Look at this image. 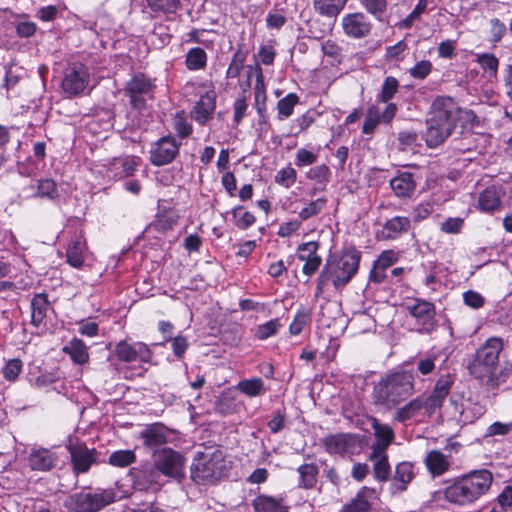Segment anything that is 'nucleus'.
Returning a JSON list of instances; mask_svg holds the SVG:
<instances>
[{"mask_svg": "<svg viewBox=\"0 0 512 512\" xmlns=\"http://www.w3.org/2000/svg\"><path fill=\"white\" fill-rule=\"evenodd\" d=\"M422 410V402L418 396L409 401L405 406L397 410L395 420L399 422H406L416 417Z\"/></svg>", "mask_w": 512, "mask_h": 512, "instance_id": "35", "label": "nucleus"}, {"mask_svg": "<svg viewBox=\"0 0 512 512\" xmlns=\"http://www.w3.org/2000/svg\"><path fill=\"white\" fill-rule=\"evenodd\" d=\"M406 309L415 319L417 331L422 334H431L437 328L435 304L423 298H414L407 304Z\"/></svg>", "mask_w": 512, "mask_h": 512, "instance_id": "10", "label": "nucleus"}, {"mask_svg": "<svg viewBox=\"0 0 512 512\" xmlns=\"http://www.w3.org/2000/svg\"><path fill=\"white\" fill-rule=\"evenodd\" d=\"M245 81H240L242 91L245 93L247 88L253 85L254 96H265L264 77L261 68L256 66H247L245 68Z\"/></svg>", "mask_w": 512, "mask_h": 512, "instance_id": "19", "label": "nucleus"}, {"mask_svg": "<svg viewBox=\"0 0 512 512\" xmlns=\"http://www.w3.org/2000/svg\"><path fill=\"white\" fill-rule=\"evenodd\" d=\"M390 187L397 197H410L416 189L414 175L410 172H402L390 180Z\"/></svg>", "mask_w": 512, "mask_h": 512, "instance_id": "21", "label": "nucleus"}, {"mask_svg": "<svg viewBox=\"0 0 512 512\" xmlns=\"http://www.w3.org/2000/svg\"><path fill=\"white\" fill-rule=\"evenodd\" d=\"M85 242L80 238L72 239L66 249L67 263L74 268H80L84 263Z\"/></svg>", "mask_w": 512, "mask_h": 512, "instance_id": "26", "label": "nucleus"}, {"mask_svg": "<svg viewBox=\"0 0 512 512\" xmlns=\"http://www.w3.org/2000/svg\"><path fill=\"white\" fill-rule=\"evenodd\" d=\"M70 454L72 470L75 475L87 473L91 466L98 462L99 453L95 448H88L83 443L67 446Z\"/></svg>", "mask_w": 512, "mask_h": 512, "instance_id": "12", "label": "nucleus"}, {"mask_svg": "<svg viewBox=\"0 0 512 512\" xmlns=\"http://www.w3.org/2000/svg\"><path fill=\"white\" fill-rule=\"evenodd\" d=\"M398 260L396 252L393 250H385L383 251L377 260L374 262V265L379 266L382 270H386L390 266H392Z\"/></svg>", "mask_w": 512, "mask_h": 512, "instance_id": "63", "label": "nucleus"}, {"mask_svg": "<svg viewBox=\"0 0 512 512\" xmlns=\"http://www.w3.org/2000/svg\"><path fill=\"white\" fill-rule=\"evenodd\" d=\"M413 464L411 462H401L395 468V474L390 484L392 495H398L407 490L408 484L414 478Z\"/></svg>", "mask_w": 512, "mask_h": 512, "instance_id": "17", "label": "nucleus"}, {"mask_svg": "<svg viewBox=\"0 0 512 512\" xmlns=\"http://www.w3.org/2000/svg\"><path fill=\"white\" fill-rule=\"evenodd\" d=\"M155 467L162 475L181 480L185 477V457L170 447H163L159 452L151 455Z\"/></svg>", "mask_w": 512, "mask_h": 512, "instance_id": "9", "label": "nucleus"}, {"mask_svg": "<svg viewBox=\"0 0 512 512\" xmlns=\"http://www.w3.org/2000/svg\"><path fill=\"white\" fill-rule=\"evenodd\" d=\"M490 34L491 39L493 43H498L503 38L504 34L506 33V26L504 23H502L499 19L493 18L490 20Z\"/></svg>", "mask_w": 512, "mask_h": 512, "instance_id": "61", "label": "nucleus"}, {"mask_svg": "<svg viewBox=\"0 0 512 512\" xmlns=\"http://www.w3.org/2000/svg\"><path fill=\"white\" fill-rule=\"evenodd\" d=\"M503 350V340L500 337H490L476 351L468 364L469 373L476 379L485 380L493 377L499 363V354Z\"/></svg>", "mask_w": 512, "mask_h": 512, "instance_id": "6", "label": "nucleus"}, {"mask_svg": "<svg viewBox=\"0 0 512 512\" xmlns=\"http://www.w3.org/2000/svg\"><path fill=\"white\" fill-rule=\"evenodd\" d=\"M346 2L347 0H322V14L334 18L344 8Z\"/></svg>", "mask_w": 512, "mask_h": 512, "instance_id": "53", "label": "nucleus"}, {"mask_svg": "<svg viewBox=\"0 0 512 512\" xmlns=\"http://www.w3.org/2000/svg\"><path fill=\"white\" fill-rule=\"evenodd\" d=\"M428 0H419L413 11L401 22L402 28H410L418 20L421 14L426 10Z\"/></svg>", "mask_w": 512, "mask_h": 512, "instance_id": "55", "label": "nucleus"}, {"mask_svg": "<svg viewBox=\"0 0 512 512\" xmlns=\"http://www.w3.org/2000/svg\"><path fill=\"white\" fill-rule=\"evenodd\" d=\"M239 407L240 403L230 393H222L215 402V411L222 416L236 413Z\"/></svg>", "mask_w": 512, "mask_h": 512, "instance_id": "32", "label": "nucleus"}, {"mask_svg": "<svg viewBox=\"0 0 512 512\" xmlns=\"http://www.w3.org/2000/svg\"><path fill=\"white\" fill-rule=\"evenodd\" d=\"M155 85L143 74L135 75L126 86L127 92L134 96L136 94L154 93Z\"/></svg>", "mask_w": 512, "mask_h": 512, "instance_id": "28", "label": "nucleus"}, {"mask_svg": "<svg viewBox=\"0 0 512 512\" xmlns=\"http://www.w3.org/2000/svg\"><path fill=\"white\" fill-rule=\"evenodd\" d=\"M116 501L114 489H97L95 493L79 492L66 504L69 512H98Z\"/></svg>", "mask_w": 512, "mask_h": 512, "instance_id": "7", "label": "nucleus"}, {"mask_svg": "<svg viewBox=\"0 0 512 512\" xmlns=\"http://www.w3.org/2000/svg\"><path fill=\"white\" fill-rule=\"evenodd\" d=\"M31 324L39 327L47 316L48 310L51 308L47 293H37L31 299Z\"/></svg>", "mask_w": 512, "mask_h": 512, "instance_id": "22", "label": "nucleus"}, {"mask_svg": "<svg viewBox=\"0 0 512 512\" xmlns=\"http://www.w3.org/2000/svg\"><path fill=\"white\" fill-rule=\"evenodd\" d=\"M317 250L318 242L310 241L307 243H303L298 248L297 256L301 261L309 260L312 258H318L319 256L316 254Z\"/></svg>", "mask_w": 512, "mask_h": 512, "instance_id": "56", "label": "nucleus"}, {"mask_svg": "<svg viewBox=\"0 0 512 512\" xmlns=\"http://www.w3.org/2000/svg\"><path fill=\"white\" fill-rule=\"evenodd\" d=\"M114 354L118 360L126 363L135 361L149 363L153 356V352L145 343L136 342L134 344H129L125 340L116 344Z\"/></svg>", "mask_w": 512, "mask_h": 512, "instance_id": "13", "label": "nucleus"}, {"mask_svg": "<svg viewBox=\"0 0 512 512\" xmlns=\"http://www.w3.org/2000/svg\"><path fill=\"white\" fill-rule=\"evenodd\" d=\"M153 12L175 13L181 6L180 0H147Z\"/></svg>", "mask_w": 512, "mask_h": 512, "instance_id": "40", "label": "nucleus"}, {"mask_svg": "<svg viewBox=\"0 0 512 512\" xmlns=\"http://www.w3.org/2000/svg\"><path fill=\"white\" fill-rule=\"evenodd\" d=\"M397 140L401 149L420 146L421 138L414 130H403L398 133Z\"/></svg>", "mask_w": 512, "mask_h": 512, "instance_id": "47", "label": "nucleus"}, {"mask_svg": "<svg viewBox=\"0 0 512 512\" xmlns=\"http://www.w3.org/2000/svg\"><path fill=\"white\" fill-rule=\"evenodd\" d=\"M372 428L375 432L376 442L390 445L394 439L393 429L385 424H381L377 419H373Z\"/></svg>", "mask_w": 512, "mask_h": 512, "instance_id": "41", "label": "nucleus"}, {"mask_svg": "<svg viewBox=\"0 0 512 512\" xmlns=\"http://www.w3.org/2000/svg\"><path fill=\"white\" fill-rule=\"evenodd\" d=\"M238 389L249 397H256L266 393L267 389L261 378L244 379L237 385Z\"/></svg>", "mask_w": 512, "mask_h": 512, "instance_id": "33", "label": "nucleus"}, {"mask_svg": "<svg viewBox=\"0 0 512 512\" xmlns=\"http://www.w3.org/2000/svg\"><path fill=\"white\" fill-rule=\"evenodd\" d=\"M178 222V215L173 210L164 211L156 216L150 227L158 233H165L171 230Z\"/></svg>", "mask_w": 512, "mask_h": 512, "instance_id": "29", "label": "nucleus"}, {"mask_svg": "<svg viewBox=\"0 0 512 512\" xmlns=\"http://www.w3.org/2000/svg\"><path fill=\"white\" fill-rule=\"evenodd\" d=\"M295 180L296 171L291 167L281 169L275 176V181L286 188H289Z\"/></svg>", "mask_w": 512, "mask_h": 512, "instance_id": "57", "label": "nucleus"}, {"mask_svg": "<svg viewBox=\"0 0 512 512\" xmlns=\"http://www.w3.org/2000/svg\"><path fill=\"white\" fill-rule=\"evenodd\" d=\"M254 512H289V505L283 496L257 495L251 502Z\"/></svg>", "mask_w": 512, "mask_h": 512, "instance_id": "16", "label": "nucleus"}, {"mask_svg": "<svg viewBox=\"0 0 512 512\" xmlns=\"http://www.w3.org/2000/svg\"><path fill=\"white\" fill-rule=\"evenodd\" d=\"M463 301L467 306L474 309L481 308L485 303L484 297L474 290H468L464 292Z\"/></svg>", "mask_w": 512, "mask_h": 512, "instance_id": "60", "label": "nucleus"}, {"mask_svg": "<svg viewBox=\"0 0 512 512\" xmlns=\"http://www.w3.org/2000/svg\"><path fill=\"white\" fill-rule=\"evenodd\" d=\"M286 23V17L280 10L271 11L267 15L266 25L270 29H280Z\"/></svg>", "mask_w": 512, "mask_h": 512, "instance_id": "64", "label": "nucleus"}, {"mask_svg": "<svg viewBox=\"0 0 512 512\" xmlns=\"http://www.w3.org/2000/svg\"><path fill=\"white\" fill-rule=\"evenodd\" d=\"M425 464L432 476H440L449 468V463L444 454L438 450L430 451L426 458Z\"/></svg>", "mask_w": 512, "mask_h": 512, "instance_id": "27", "label": "nucleus"}, {"mask_svg": "<svg viewBox=\"0 0 512 512\" xmlns=\"http://www.w3.org/2000/svg\"><path fill=\"white\" fill-rule=\"evenodd\" d=\"M175 435V431L170 429L162 422L146 424L139 432V439L143 448L151 455L162 450L170 443Z\"/></svg>", "mask_w": 512, "mask_h": 512, "instance_id": "8", "label": "nucleus"}, {"mask_svg": "<svg viewBox=\"0 0 512 512\" xmlns=\"http://www.w3.org/2000/svg\"><path fill=\"white\" fill-rule=\"evenodd\" d=\"M390 464L388 462V456L383 455L374 464V476L380 482H385L390 476Z\"/></svg>", "mask_w": 512, "mask_h": 512, "instance_id": "48", "label": "nucleus"}, {"mask_svg": "<svg viewBox=\"0 0 512 512\" xmlns=\"http://www.w3.org/2000/svg\"><path fill=\"white\" fill-rule=\"evenodd\" d=\"M231 467V461L220 449L211 453L197 452L190 466V477L197 485H214L228 476Z\"/></svg>", "mask_w": 512, "mask_h": 512, "instance_id": "3", "label": "nucleus"}, {"mask_svg": "<svg viewBox=\"0 0 512 512\" xmlns=\"http://www.w3.org/2000/svg\"><path fill=\"white\" fill-rule=\"evenodd\" d=\"M280 327L281 324L279 319H271L270 321L257 326L255 336L259 340L268 339L269 337L275 335Z\"/></svg>", "mask_w": 512, "mask_h": 512, "instance_id": "44", "label": "nucleus"}, {"mask_svg": "<svg viewBox=\"0 0 512 512\" xmlns=\"http://www.w3.org/2000/svg\"><path fill=\"white\" fill-rule=\"evenodd\" d=\"M23 369V362L19 358H13L6 362L2 369V375L5 380L14 382Z\"/></svg>", "mask_w": 512, "mask_h": 512, "instance_id": "43", "label": "nucleus"}, {"mask_svg": "<svg viewBox=\"0 0 512 512\" xmlns=\"http://www.w3.org/2000/svg\"><path fill=\"white\" fill-rule=\"evenodd\" d=\"M181 142L173 135H165L159 138L150 150V163L153 166L161 167L172 163L179 155Z\"/></svg>", "mask_w": 512, "mask_h": 512, "instance_id": "11", "label": "nucleus"}, {"mask_svg": "<svg viewBox=\"0 0 512 512\" xmlns=\"http://www.w3.org/2000/svg\"><path fill=\"white\" fill-rule=\"evenodd\" d=\"M360 2L366 11L377 19L381 18L387 8V0H360Z\"/></svg>", "mask_w": 512, "mask_h": 512, "instance_id": "50", "label": "nucleus"}, {"mask_svg": "<svg viewBox=\"0 0 512 512\" xmlns=\"http://www.w3.org/2000/svg\"><path fill=\"white\" fill-rule=\"evenodd\" d=\"M297 103L298 98H281L277 103L278 118L282 120L291 116Z\"/></svg>", "mask_w": 512, "mask_h": 512, "instance_id": "54", "label": "nucleus"}, {"mask_svg": "<svg viewBox=\"0 0 512 512\" xmlns=\"http://www.w3.org/2000/svg\"><path fill=\"white\" fill-rule=\"evenodd\" d=\"M87 85L86 72L83 67L68 70L62 80V88L66 93L77 95Z\"/></svg>", "mask_w": 512, "mask_h": 512, "instance_id": "18", "label": "nucleus"}, {"mask_svg": "<svg viewBox=\"0 0 512 512\" xmlns=\"http://www.w3.org/2000/svg\"><path fill=\"white\" fill-rule=\"evenodd\" d=\"M454 110L453 98H434L426 119L424 139L429 148L444 143L455 130L451 113Z\"/></svg>", "mask_w": 512, "mask_h": 512, "instance_id": "2", "label": "nucleus"}, {"mask_svg": "<svg viewBox=\"0 0 512 512\" xmlns=\"http://www.w3.org/2000/svg\"><path fill=\"white\" fill-rule=\"evenodd\" d=\"M324 445L331 454H354L361 448V440L355 434H336L326 437Z\"/></svg>", "mask_w": 512, "mask_h": 512, "instance_id": "14", "label": "nucleus"}, {"mask_svg": "<svg viewBox=\"0 0 512 512\" xmlns=\"http://www.w3.org/2000/svg\"><path fill=\"white\" fill-rule=\"evenodd\" d=\"M432 64L428 60H422L410 68V75L415 79H424L431 72Z\"/></svg>", "mask_w": 512, "mask_h": 512, "instance_id": "58", "label": "nucleus"}, {"mask_svg": "<svg viewBox=\"0 0 512 512\" xmlns=\"http://www.w3.org/2000/svg\"><path fill=\"white\" fill-rule=\"evenodd\" d=\"M136 461L133 450H117L110 454L108 463L115 467L124 468Z\"/></svg>", "mask_w": 512, "mask_h": 512, "instance_id": "39", "label": "nucleus"}, {"mask_svg": "<svg viewBox=\"0 0 512 512\" xmlns=\"http://www.w3.org/2000/svg\"><path fill=\"white\" fill-rule=\"evenodd\" d=\"M300 484L304 488H312L317 483L318 467L316 464H303L298 468Z\"/></svg>", "mask_w": 512, "mask_h": 512, "instance_id": "38", "label": "nucleus"}, {"mask_svg": "<svg viewBox=\"0 0 512 512\" xmlns=\"http://www.w3.org/2000/svg\"><path fill=\"white\" fill-rule=\"evenodd\" d=\"M172 125L177 136L181 139L189 137L193 132L192 124L188 122L184 110L176 112L172 119Z\"/></svg>", "mask_w": 512, "mask_h": 512, "instance_id": "36", "label": "nucleus"}, {"mask_svg": "<svg viewBox=\"0 0 512 512\" xmlns=\"http://www.w3.org/2000/svg\"><path fill=\"white\" fill-rule=\"evenodd\" d=\"M62 350L65 354L70 356L75 364L83 365L89 361L87 346L79 338H73Z\"/></svg>", "mask_w": 512, "mask_h": 512, "instance_id": "24", "label": "nucleus"}, {"mask_svg": "<svg viewBox=\"0 0 512 512\" xmlns=\"http://www.w3.org/2000/svg\"><path fill=\"white\" fill-rule=\"evenodd\" d=\"M286 423V413L284 409L274 411L272 418L268 421L267 426L271 433L276 434L282 431Z\"/></svg>", "mask_w": 512, "mask_h": 512, "instance_id": "51", "label": "nucleus"}, {"mask_svg": "<svg viewBox=\"0 0 512 512\" xmlns=\"http://www.w3.org/2000/svg\"><path fill=\"white\" fill-rule=\"evenodd\" d=\"M342 28L344 33L352 38H364L369 35L372 25L363 13H350L343 17Z\"/></svg>", "mask_w": 512, "mask_h": 512, "instance_id": "15", "label": "nucleus"}, {"mask_svg": "<svg viewBox=\"0 0 512 512\" xmlns=\"http://www.w3.org/2000/svg\"><path fill=\"white\" fill-rule=\"evenodd\" d=\"M29 462L34 470L46 471L54 466L52 455L45 449L33 452L29 457Z\"/></svg>", "mask_w": 512, "mask_h": 512, "instance_id": "34", "label": "nucleus"}, {"mask_svg": "<svg viewBox=\"0 0 512 512\" xmlns=\"http://www.w3.org/2000/svg\"><path fill=\"white\" fill-rule=\"evenodd\" d=\"M410 227V218L395 216L384 223L381 231V237L385 240H394L401 234L408 232Z\"/></svg>", "mask_w": 512, "mask_h": 512, "instance_id": "20", "label": "nucleus"}, {"mask_svg": "<svg viewBox=\"0 0 512 512\" xmlns=\"http://www.w3.org/2000/svg\"><path fill=\"white\" fill-rule=\"evenodd\" d=\"M37 195L40 197H47L52 200L58 198L59 193L56 182L52 179L39 180Z\"/></svg>", "mask_w": 512, "mask_h": 512, "instance_id": "46", "label": "nucleus"}, {"mask_svg": "<svg viewBox=\"0 0 512 512\" xmlns=\"http://www.w3.org/2000/svg\"><path fill=\"white\" fill-rule=\"evenodd\" d=\"M216 98H200L190 111V116L199 125L204 126L212 119L216 108Z\"/></svg>", "mask_w": 512, "mask_h": 512, "instance_id": "23", "label": "nucleus"}, {"mask_svg": "<svg viewBox=\"0 0 512 512\" xmlns=\"http://www.w3.org/2000/svg\"><path fill=\"white\" fill-rule=\"evenodd\" d=\"M454 110L451 113L452 120L454 122V128L461 127V132L464 130L472 129L475 125L479 124L477 115L472 110L461 109L454 102Z\"/></svg>", "mask_w": 512, "mask_h": 512, "instance_id": "25", "label": "nucleus"}, {"mask_svg": "<svg viewBox=\"0 0 512 512\" xmlns=\"http://www.w3.org/2000/svg\"><path fill=\"white\" fill-rule=\"evenodd\" d=\"M476 62L485 71L496 73L499 65V61L494 54L483 53L477 56Z\"/></svg>", "mask_w": 512, "mask_h": 512, "instance_id": "52", "label": "nucleus"}, {"mask_svg": "<svg viewBox=\"0 0 512 512\" xmlns=\"http://www.w3.org/2000/svg\"><path fill=\"white\" fill-rule=\"evenodd\" d=\"M501 205L500 197L494 188H486L483 190L478 199V206L481 211L493 212Z\"/></svg>", "mask_w": 512, "mask_h": 512, "instance_id": "30", "label": "nucleus"}, {"mask_svg": "<svg viewBox=\"0 0 512 512\" xmlns=\"http://www.w3.org/2000/svg\"><path fill=\"white\" fill-rule=\"evenodd\" d=\"M414 392V376L411 371H398L380 381L374 389L376 403L396 405Z\"/></svg>", "mask_w": 512, "mask_h": 512, "instance_id": "5", "label": "nucleus"}, {"mask_svg": "<svg viewBox=\"0 0 512 512\" xmlns=\"http://www.w3.org/2000/svg\"><path fill=\"white\" fill-rule=\"evenodd\" d=\"M340 47L337 46L334 43H330L329 41L322 45V53L324 57H328L329 60L327 61L331 66H335L336 63L340 62L339 56H340Z\"/></svg>", "mask_w": 512, "mask_h": 512, "instance_id": "59", "label": "nucleus"}, {"mask_svg": "<svg viewBox=\"0 0 512 512\" xmlns=\"http://www.w3.org/2000/svg\"><path fill=\"white\" fill-rule=\"evenodd\" d=\"M454 384V379L450 374L441 376L435 383L434 389L432 393L437 395L439 398H441L443 401L446 399L448 394L450 393V390L452 388V385Z\"/></svg>", "mask_w": 512, "mask_h": 512, "instance_id": "45", "label": "nucleus"}, {"mask_svg": "<svg viewBox=\"0 0 512 512\" xmlns=\"http://www.w3.org/2000/svg\"><path fill=\"white\" fill-rule=\"evenodd\" d=\"M370 508V503L362 496L361 492H359L357 498L346 506L344 512H369Z\"/></svg>", "mask_w": 512, "mask_h": 512, "instance_id": "62", "label": "nucleus"}, {"mask_svg": "<svg viewBox=\"0 0 512 512\" xmlns=\"http://www.w3.org/2000/svg\"><path fill=\"white\" fill-rule=\"evenodd\" d=\"M185 64L192 71L204 69L207 64V53L200 47L191 48L186 54Z\"/></svg>", "mask_w": 512, "mask_h": 512, "instance_id": "31", "label": "nucleus"}, {"mask_svg": "<svg viewBox=\"0 0 512 512\" xmlns=\"http://www.w3.org/2000/svg\"><path fill=\"white\" fill-rule=\"evenodd\" d=\"M380 122V108L377 106L369 107L362 126V133L367 135L373 134L375 128Z\"/></svg>", "mask_w": 512, "mask_h": 512, "instance_id": "42", "label": "nucleus"}, {"mask_svg": "<svg viewBox=\"0 0 512 512\" xmlns=\"http://www.w3.org/2000/svg\"><path fill=\"white\" fill-rule=\"evenodd\" d=\"M419 399H421L422 408L427 415H432L433 413H435L437 409L442 407L444 402L441 398H439L432 392L428 396H419Z\"/></svg>", "mask_w": 512, "mask_h": 512, "instance_id": "49", "label": "nucleus"}, {"mask_svg": "<svg viewBox=\"0 0 512 512\" xmlns=\"http://www.w3.org/2000/svg\"><path fill=\"white\" fill-rule=\"evenodd\" d=\"M231 214L235 220V226L240 230L248 229L256 221L255 216L249 211H245L241 205L234 207Z\"/></svg>", "mask_w": 512, "mask_h": 512, "instance_id": "37", "label": "nucleus"}, {"mask_svg": "<svg viewBox=\"0 0 512 512\" xmlns=\"http://www.w3.org/2000/svg\"><path fill=\"white\" fill-rule=\"evenodd\" d=\"M361 257V252L351 244L335 251L330 248L325 265L326 277L336 287L345 286L357 273Z\"/></svg>", "mask_w": 512, "mask_h": 512, "instance_id": "4", "label": "nucleus"}, {"mask_svg": "<svg viewBox=\"0 0 512 512\" xmlns=\"http://www.w3.org/2000/svg\"><path fill=\"white\" fill-rule=\"evenodd\" d=\"M492 482L493 475L489 470H474L454 478L452 483L444 489V498L455 505H470L487 494Z\"/></svg>", "mask_w": 512, "mask_h": 512, "instance_id": "1", "label": "nucleus"}]
</instances>
